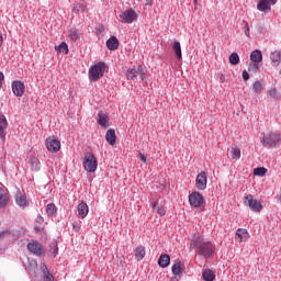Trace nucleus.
I'll use <instances>...</instances> for the list:
<instances>
[{
  "mask_svg": "<svg viewBox=\"0 0 281 281\" xmlns=\"http://www.w3.org/2000/svg\"><path fill=\"white\" fill-rule=\"evenodd\" d=\"M190 249H198L199 256L204 258H212L214 254V245L205 239L195 238L190 244Z\"/></svg>",
  "mask_w": 281,
  "mask_h": 281,
  "instance_id": "obj_1",
  "label": "nucleus"
},
{
  "mask_svg": "<svg viewBox=\"0 0 281 281\" xmlns=\"http://www.w3.org/2000/svg\"><path fill=\"white\" fill-rule=\"evenodd\" d=\"M104 71H106V64L104 61H99L98 64L93 65L89 69L90 80L98 82V80L104 76Z\"/></svg>",
  "mask_w": 281,
  "mask_h": 281,
  "instance_id": "obj_2",
  "label": "nucleus"
},
{
  "mask_svg": "<svg viewBox=\"0 0 281 281\" xmlns=\"http://www.w3.org/2000/svg\"><path fill=\"white\" fill-rule=\"evenodd\" d=\"M83 168L87 172H95L98 170V158L93 153L85 154Z\"/></svg>",
  "mask_w": 281,
  "mask_h": 281,
  "instance_id": "obj_3",
  "label": "nucleus"
},
{
  "mask_svg": "<svg viewBox=\"0 0 281 281\" xmlns=\"http://www.w3.org/2000/svg\"><path fill=\"white\" fill-rule=\"evenodd\" d=\"M145 76L144 67L139 65L126 71L127 80H144Z\"/></svg>",
  "mask_w": 281,
  "mask_h": 281,
  "instance_id": "obj_4",
  "label": "nucleus"
},
{
  "mask_svg": "<svg viewBox=\"0 0 281 281\" xmlns=\"http://www.w3.org/2000/svg\"><path fill=\"white\" fill-rule=\"evenodd\" d=\"M262 142L266 148H276L280 144V135L273 133L263 135Z\"/></svg>",
  "mask_w": 281,
  "mask_h": 281,
  "instance_id": "obj_5",
  "label": "nucleus"
},
{
  "mask_svg": "<svg viewBox=\"0 0 281 281\" xmlns=\"http://www.w3.org/2000/svg\"><path fill=\"white\" fill-rule=\"evenodd\" d=\"M244 203L250 207L252 212H262V203L254 199V195L251 194L245 196Z\"/></svg>",
  "mask_w": 281,
  "mask_h": 281,
  "instance_id": "obj_6",
  "label": "nucleus"
},
{
  "mask_svg": "<svg viewBox=\"0 0 281 281\" xmlns=\"http://www.w3.org/2000/svg\"><path fill=\"white\" fill-rule=\"evenodd\" d=\"M45 145L48 153H58L60 150V140L55 136H49L45 140Z\"/></svg>",
  "mask_w": 281,
  "mask_h": 281,
  "instance_id": "obj_7",
  "label": "nucleus"
},
{
  "mask_svg": "<svg viewBox=\"0 0 281 281\" xmlns=\"http://www.w3.org/2000/svg\"><path fill=\"white\" fill-rule=\"evenodd\" d=\"M120 19L122 23L131 24L134 21H137V12L133 9H127L120 15Z\"/></svg>",
  "mask_w": 281,
  "mask_h": 281,
  "instance_id": "obj_8",
  "label": "nucleus"
},
{
  "mask_svg": "<svg viewBox=\"0 0 281 281\" xmlns=\"http://www.w3.org/2000/svg\"><path fill=\"white\" fill-rule=\"evenodd\" d=\"M204 198L201 193L193 191L191 194H189V203L191 207H201L204 203Z\"/></svg>",
  "mask_w": 281,
  "mask_h": 281,
  "instance_id": "obj_9",
  "label": "nucleus"
},
{
  "mask_svg": "<svg viewBox=\"0 0 281 281\" xmlns=\"http://www.w3.org/2000/svg\"><path fill=\"white\" fill-rule=\"evenodd\" d=\"M12 92L16 98H23L25 93V83L21 80L12 81L11 83Z\"/></svg>",
  "mask_w": 281,
  "mask_h": 281,
  "instance_id": "obj_10",
  "label": "nucleus"
},
{
  "mask_svg": "<svg viewBox=\"0 0 281 281\" xmlns=\"http://www.w3.org/2000/svg\"><path fill=\"white\" fill-rule=\"evenodd\" d=\"M195 188L198 190H205V188H207V173L205 171H202L196 176Z\"/></svg>",
  "mask_w": 281,
  "mask_h": 281,
  "instance_id": "obj_11",
  "label": "nucleus"
},
{
  "mask_svg": "<svg viewBox=\"0 0 281 281\" xmlns=\"http://www.w3.org/2000/svg\"><path fill=\"white\" fill-rule=\"evenodd\" d=\"M27 249L31 251V254H34L35 256H43V247L38 241L32 240L27 244Z\"/></svg>",
  "mask_w": 281,
  "mask_h": 281,
  "instance_id": "obj_12",
  "label": "nucleus"
},
{
  "mask_svg": "<svg viewBox=\"0 0 281 281\" xmlns=\"http://www.w3.org/2000/svg\"><path fill=\"white\" fill-rule=\"evenodd\" d=\"M8 130V119L4 114H0V138L5 142V131Z\"/></svg>",
  "mask_w": 281,
  "mask_h": 281,
  "instance_id": "obj_13",
  "label": "nucleus"
},
{
  "mask_svg": "<svg viewBox=\"0 0 281 281\" xmlns=\"http://www.w3.org/2000/svg\"><path fill=\"white\" fill-rule=\"evenodd\" d=\"M236 239L238 243H247L249 240V233L245 228H238L236 232Z\"/></svg>",
  "mask_w": 281,
  "mask_h": 281,
  "instance_id": "obj_14",
  "label": "nucleus"
},
{
  "mask_svg": "<svg viewBox=\"0 0 281 281\" xmlns=\"http://www.w3.org/2000/svg\"><path fill=\"white\" fill-rule=\"evenodd\" d=\"M97 124L103 126V128H109V114L99 113L97 117Z\"/></svg>",
  "mask_w": 281,
  "mask_h": 281,
  "instance_id": "obj_15",
  "label": "nucleus"
},
{
  "mask_svg": "<svg viewBox=\"0 0 281 281\" xmlns=\"http://www.w3.org/2000/svg\"><path fill=\"white\" fill-rule=\"evenodd\" d=\"M15 203L19 205V207H27L30 202L27 201V196L23 193H18L15 196Z\"/></svg>",
  "mask_w": 281,
  "mask_h": 281,
  "instance_id": "obj_16",
  "label": "nucleus"
},
{
  "mask_svg": "<svg viewBox=\"0 0 281 281\" xmlns=\"http://www.w3.org/2000/svg\"><path fill=\"white\" fill-rule=\"evenodd\" d=\"M106 47L111 52H115V49H117V47H120V41H117V37H115V36L110 37L106 41Z\"/></svg>",
  "mask_w": 281,
  "mask_h": 281,
  "instance_id": "obj_17",
  "label": "nucleus"
},
{
  "mask_svg": "<svg viewBox=\"0 0 281 281\" xmlns=\"http://www.w3.org/2000/svg\"><path fill=\"white\" fill-rule=\"evenodd\" d=\"M270 60H271L272 67H278L281 63V52L274 50L273 53H271Z\"/></svg>",
  "mask_w": 281,
  "mask_h": 281,
  "instance_id": "obj_18",
  "label": "nucleus"
},
{
  "mask_svg": "<svg viewBox=\"0 0 281 281\" xmlns=\"http://www.w3.org/2000/svg\"><path fill=\"white\" fill-rule=\"evenodd\" d=\"M105 139L110 146H115V142L117 140V136L115 135V130H109L105 134Z\"/></svg>",
  "mask_w": 281,
  "mask_h": 281,
  "instance_id": "obj_19",
  "label": "nucleus"
},
{
  "mask_svg": "<svg viewBox=\"0 0 281 281\" xmlns=\"http://www.w3.org/2000/svg\"><path fill=\"white\" fill-rule=\"evenodd\" d=\"M89 214V205L87 203L82 202L78 204V216L79 218H85Z\"/></svg>",
  "mask_w": 281,
  "mask_h": 281,
  "instance_id": "obj_20",
  "label": "nucleus"
},
{
  "mask_svg": "<svg viewBox=\"0 0 281 281\" xmlns=\"http://www.w3.org/2000/svg\"><path fill=\"white\" fill-rule=\"evenodd\" d=\"M257 9L260 12H265L267 10H271V0H260L258 5H257Z\"/></svg>",
  "mask_w": 281,
  "mask_h": 281,
  "instance_id": "obj_21",
  "label": "nucleus"
},
{
  "mask_svg": "<svg viewBox=\"0 0 281 281\" xmlns=\"http://www.w3.org/2000/svg\"><path fill=\"white\" fill-rule=\"evenodd\" d=\"M250 60L252 63H262V52L260 49H255L250 54Z\"/></svg>",
  "mask_w": 281,
  "mask_h": 281,
  "instance_id": "obj_22",
  "label": "nucleus"
},
{
  "mask_svg": "<svg viewBox=\"0 0 281 281\" xmlns=\"http://www.w3.org/2000/svg\"><path fill=\"white\" fill-rule=\"evenodd\" d=\"M158 265L161 269H166L170 265V256L169 255H160L158 259Z\"/></svg>",
  "mask_w": 281,
  "mask_h": 281,
  "instance_id": "obj_23",
  "label": "nucleus"
},
{
  "mask_svg": "<svg viewBox=\"0 0 281 281\" xmlns=\"http://www.w3.org/2000/svg\"><path fill=\"white\" fill-rule=\"evenodd\" d=\"M134 251L136 260H144L146 256V248H144V246H138Z\"/></svg>",
  "mask_w": 281,
  "mask_h": 281,
  "instance_id": "obj_24",
  "label": "nucleus"
},
{
  "mask_svg": "<svg viewBox=\"0 0 281 281\" xmlns=\"http://www.w3.org/2000/svg\"><path fill=\"white\" fill-rule=\"evenodd\" d=\"M202 278L204 281H214L216 276L214 274V271H212L211 269H205L202 271Z\"/></svg>",
  "mask_w": 281,
  "mask_h": 281,
  "instance_id": "obj_25",
  "label": "nucleus"
},
{
  "mask_svg": "<svg viewBox=\"0 0 281 281\" xmlns=\"http://www.w3.org/2000/svg\"><path fill=\"white\" fill-rule=\"evenodd\" d=\"M172 49H173V52L176 54L177 59L181 60L183 58V56L181 54V43L175 42L173 46H172Z\"/></svg>",
  "mask_w": 281,
  "mask_h": 281,
  "instance_id": "obj_26",
  "label": "nucleus"
},
{
  "mask_svg": "<svg viewBox=\"0 0 281 281\" xmlns=\"http://www.w3.org/2000/svg\"><path fill=\"white\" fill-rule=\"evenodd\" d=\"M151 210H156L159 216H166V209L161 205L157 206V202L151 203Z\"/></svg>",
  "mask_w": 281,
  "mask_h": 281,
  "instance_id": "obj_27",
  "label": "nucleus"
},
{
  "mask_svg": "<svg viewBox=\"0 0 281 281\" xmlns=\"http://www.w3.org/2000/svg\"><path fill=\"white\" fill-rule=\"evenodd\" d=\"M55 49H57L59 54H69V46L65 42H63L58 46H55Z\"/></svg>",
  "mask_w": 281,
  "mask_h": 281,
  "instance_id": "obj_28",
  "label": "nucleus"
},
{
  "mask_svg": "<svg viewBox=\"0 0 281 281\" xmlns=\"http://www.w3.org/2000/svg\"><path fill=\"white\" fill-rule=\"evenodd\" d=\"M56 212H57L56 204L49 203L46 205L47 216H56Z\"/></svg>",
  "mask_w": 281,
  "mask_h": 281,
  "instance_id": "obj_29",
  "label": "nucleus"
},
{
  "mask_svg": "<svg viewBox=\"0 0 281 281\" xmlns=\"http://www.w3.org/2000/svg\"><path fill=\"white\" fill-rule=\"evenodd\" d=\"M68 36L69 38H71V41H78V38H80V32H78V30L76 29H71L68 32Z\"/></svg>",
  "mask_w": 281,
  "mask_h": 281,
  "instance_id": "obj_30",
  "label": "nucleus"
},
{
  "mask_svg": "<svg viewBox=\"0 0 281 281\" xmlns=\"http://www.w3.org/2000/svg\"><path fill=\"white\" fill-rule=\"evenodd\" d=\"M254 175L256 177H265L267 175V168L265 167H257L254 169Z\"/></svg>",
  "mask_w": 281,
  "mask_h": 281,
  "instance_id": "obj_31",
  "label": "nucleus"
},
{
  "mask_svg": "<svg viewBox=\"0 0 281 281\" xmlns=\"http://www.w3.org/2000/svg\"><path fill=\"white\" fill-rule=\"evenodd\" d=\"M44 269V281H54V276L49 273V270L47 269V266L43 265Z\"/></svg>",
  "mask_w": 281,
  "mask_h": 281,
  "instance_id": "obj_32",
  "label": "nucleus"
},
{
  "mask_svg": "<svg viewBox=\"0 0 281 281\" xmlns=\"http://www.w3.org/2000/svg\"><path fill=\"white\" fill-rule=\"evenodd\" d=\"M231 157H232V159H240V148L232 147Z\"/></svg>",
  "mask_w": 281,
  "mask_h": 281,
  "instance_id": "obj_33",
  "label": "nucleus"
},
{
  "mask_svg": "<svg viewBox=\"0 0 281 281\" xmlns=\"http://www.w3.org/2000/svg\"><path fill=\"white\" fill-rule=\"evenodd\" d=\"M8 205V196L3 194V189L0 188V207Z\"/></svg>",
  "mask_w": 281,
  "mask_h": 281,
  "instance_id": "obj_34",
  "label": "nucleus"
},
{
  "mask_svg": "<svg viewBox=\"0 0 281 281\" xmlns=\"http://www.w3.org/2000/svg\"><path fill=\"white\" fill-rule=\"evenodd\" d=\"M173 276H181V261L175 263L171 268Z\"/></svg>",
  "mask_w": 281,
  "mask_h": 281,
  "instance_id": "obj_35",
  "label": "nucleus"
},
{
  "mask_svg": "<svg viewBox=\"0 0 281 281\" xmlns=\"http://www.w3.org/2000/svg\"><path fill=\"white\" fill-rule=\"evenodd\" d=\"M229 63H231V65H238V63H240V57L238 56L237 53H233L229 56Z\"/></svg>",
  "mask_w": 281,
  "mask_h": 281,
  "instance_id": "obj_36",
  "label": "nucleus"
},
{
  "mask_svg": "<svg viewBox=\"0 0 281 281\" xmlns=\"http://www.w3.org/2000/svg\"><path fill=\"white\" fill-rule=\"evenodd\" d=\"M252 89L257 93H262V82L256 81L252 86Z\"/></svg>",
  "mask_w": 281,
  "mask_h": 281,
  "instance_id": "obj_37",
  "label": "nucleus"
},
{
  "mask_svg": "<svg viewBox=\"0 0 281 281\" xmlns=\"http://www.w3.org/2000/svg\"><path fill=\"white\" fill-rule=\"evenodd\" d=\"M243 23H244V34H245V36H248L249 37V35H250V29H249V23L247 22V21H243Z\"/></svg>",
  "mask_w": 281,
  "mask_h": 281,
  "instance_id": "obj_38",
  "label": "nucleus"
},
{
  "mask_svg": "<svg viewBox=\"0 0 281 281\" xmlns=\"http://www.w3.org/2000/svg\"><path fill=\"white\" fill-rule=\"evenodd\" d=\"M258 69H259L258 63H254L252 65H250L248 67V71H252V74H256V71H258Z\"/></svg>",
  "mask_w": 281,
  "mask_h": 281,
  "instance_id": "obj_39",
  "label": "nucleus"
},
{
  "mask_svg": "<svg viewBox=\"0 0 281 281\" xmlns=\"http://www.w3.org/2000/svg\"><path fill=\"white\" fill-rule=\"evenodd\" d=\"M269 95H270V98L277 99L278 98V90L276 88H271L269 90Z\"/></svg>",
  "mask_w": 281,
  "mask_h": 281,
  "instance_id": "obj_40",
  "label": "nucleus"
},
{
  "mask_svg": "<svg viewBox=\"0 0 281 281\" xmlns=\"http://www.w3.org/2000/svg\"><path fill=\"white\" fill-rule=\"evenodd\" d=\"M72 228H74L75 232H80V223L74 222L72 223Z\"/></svg>",
  "mask_w": 281,
  "mask_h": 281,
  "instance_id": "obj_41",
  "label": "nucleus"
},
{
  "mask_svg": "<svg viewBox=\"0 0 281 281\" xmlns=\"http://www.w3.org/2000/svg\"><path fill=\"white\" fill-rule=\"evenodd\" d=\"M36 223H38L40 225H43V224L45 223V218H43L42 215H38V216L36 217Z\"/></svg>",
  "mask_w": 281,
  "mask_h": 281,
  "instance_id": "obj_42",
  "label": "nucleus"
},
{
  "mask_svg": "<svg viewBox=\"0 0 281 281\" xmlns=\"http://www.w3.org/2000/svg\"><path fill=\"white\" fill-rule=\"evenodd\" d=\"M3 80H5V76L0 71V89L3 88Z\"/></svg>",
  "mask_w": 281,
  "mask_h": 281,
  "instance_id": "obj_43",
  "label": "nucleus"
},
{
  "mask_svg": "<svg viewBox=\"0 0 281 281\" xmlns=\"http://www.w3.org/2000/svg\"><path fill=\"white\" fill-rule=\"evenodd\" d=\"M74 10H75L76 12H82V4H76V5L74 7Z\"/></svg>",
  "mask_w": 281,
  "mask_h": 281,
  "instance_id": "obj_44",
  "label": "nucleus"
},
{
  "mask_svg": "<svg viewBox=\"0 0 281 281\" xmlns=\"http://www.w3.org/2000/svg\"><path fill=\"white\" fill-rule=\"evenodd\" d=\"M243 79L244 80H249V72H247V70L243 71Z\"/></svg>",
  "mask_w": 281,
  "mask_h": 281,
  "instance_id": "obj_45",
  "label": "nucleus"
},
{
  "mask_svg": "<svg viewBox=\"0 0 281 281\" xmlns=\"http://www.w3.org/2000/svg\"><path fill=\"white\" fill-rule=\"evenodd\" d=\"M138 157H139L140 161H143L144 164H146V157H145L144 154L139 153V154H138Z\"/></svg>",
  "mask_w": 281,
  "mask_h": 281,
  "instance_id": "obj_46",
  "label": "nucleus"
},
{
  "mask_svg": "<svg viewBox=\"0 0 281 281\" xmlns=\"http://www.w3.org/2000/svg\"><path fill=\"white\" fill-rule=\"evenodd\" d=\"M0 47H3V33L0 31Z\"/></svg>",
  "mask_w": 281,
  "mask_h": 281,
  "instance_id": "obj_47",
  "label": "nucleus"
},
{
  "mask_svg": "<svg viewBox=\"0 0 281 281\" xmlns=\"http://www.w3.org/2000/svg\"><path fill=\"white\" fill-rule=\"evenodd\" d=\"M277 2L278 0H270V5H276Z\"/></svg>",
  "mask_w": 281,
  "mask_h": 281,
  "instance_id": "obj_48",
  "label": "nucleus"
},
{
  "mask_svg": "<svg viewBox=\"0 0 281 281\" xmlns=\"http://www.w3.org/2000/svg\"><path fill=\"white\" fill-rule=\"evenodd\" d=\"M170 281H177L176 277L171 278V280H170Z\"/></svg>",
  "mask_w": 281,
  "mask_h": 281,
  "instance_id": "obj_49",
  "label": "nucleus"
},
{
  "mask_svg": "<svg viewBox=\"0 0 281 281\" xmlns=\"http://www.w3.org/2000/svg\"><path fill=\"white\" fill-rule=\"evenodd\" d=\"M3 234H8V232H2L1 235H3Z\"/></svg>",
  "mask_w": 281,
  "mask_h": 281,
  "instance_id": "obj_50",
  "label": "nucleus"
},
{
  "mask_svg": "<svg viewBox=\"0 0 281 281\" xmlns=\"http://www.w3.org/2000/svg\"><path fill=\"white\" fill-rule=\"evenodd\" d=\"M198 1H199V0H194L193 2H194V3H198Z\"/></svg>",
  "mask_w": 281,
  "mask_h": 281,
  "instance_id": "obj_51",
  "label": "nucleus"
},
{
  "mask_svg": "<svg viewBox=\"0 0 281 281\" xmlns=\"http://www.w3.org/2000/svg\"><path fill=\"white\" fill-rule=\"evenodd\" d=\"M35 229H38V227H37V226H35Z\"/></svg>",
  "mask_w": 281,
  "mask_h": 281,
  "instance_id": "obj_52",
  "label": "nucleus"
}]
</instances>
